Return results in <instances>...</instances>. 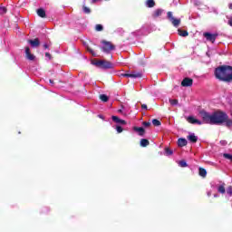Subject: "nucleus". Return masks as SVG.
Segmentation results:
<instances>
[{"mask_svg": "<svg viewBox=\"0 0 232 232\" xmlns=\"http://www.w3.org/2000/svg\"><path fill=\"white\" fill-rule=\"evenodd\" d=\"M199 175L200 177H206V175H208V171L203 168H199Z\"/></svg>", "mask_w": 232, "mask_h": 232, "instance_id": "21", "label": "nucleus"}, {"mask_svg": "<svg viewBox=\"0 0 232 232\" xmlns=\"http://www.w3.org/2000/svg\"><path fill=\"white\" fill-rule=\"evenodd\" d=\"M198 117L202 119V121L197 120V118L193 116H188L187 118L188 122L190 124H216L220 126V124H224V121L227 119V113L222 111H217L213 113L206 112L205 111H201L198 113Z\"/></svg>", "mask_w": 232, "mask_h": 232, "instance_id": "1", "label": "nucleus"}, {"mask_svg": "<svg viewBox=\"0 0 232 232\" xmlns=\"http://www.w3.org/2000/svg\"><path fill=\"white\" fill-rule=\"evenodd\" d=\"M165 155H167V157H169V155H173V150H169V148H166Z\"/></svg>", "mask_w": 232, "mask_h": 232, "instance_id": "25", "label": "nucleus"}, {"mask_svg": "<svg viewBox=\"0 0 232 232\" xmlns=\"http://www.w3.org/2000/svg\"><path fill=\"white\" fill-rule=\"evenodd\" d=\"M116 130H117L118 133H122V127L117 126Z\"/></svg>", "mask_w": 232, "mask_h": 232, "instance_id": "34", "label": "nucleus"}, {"mask_svg": "<svg viewBox=\"0 0 232 232\" xmlns=\"http://www.w3.org/2000/svg\"><path fill=\"white\" fill-rule=\"evenodd\" d=\"M188 140L190 141V142H197V140H198V138L197 136H195V134H190L188 136Z\"/></svg>", "mask_w": 232, "mask_h": 232, "instance_id": "14", "label": "nucleus"}, {"mask_svg": "<svg viewBox=\"0 0 232 232\" xmlns=\"http://www.w3.org/2000/svg\"><path fill=\"white\" fill-rule=\"evenodd\" d=\"M228 7L232 10V4H229Z\"/></svg>", "mask_w": 232, "mask_h": 232, "instance_id": "43", "label": "nucleus"}, {"mask_svg": "<svg viewBox=\"0 0 232 232\" xmlns=\"http://www.w3.org/2000/svg\"><path fill=\"white\" fill-rule=\"evenodd\" d=\"M181 86L188 87V86H193V80L190 78H185L181 82Z\"/></svg>", "mask_w": 232, "mask_h": 232, "instance_id": "7", "label": "nucleus"}, {"mask_svg": "<svg viewBox=\"0 0 232 232\" xmlns=\"http://www.w3.org/2000/svg\"><path fill=\"white\" fill-rule=\"evenodd\" d=\"M45 57H48V59H52V55L50 54V53H46Z\"/></svg>", "mask_w": 232, "mask_h": 232, "instance_id": "38", "label": "nucleus"}, {"mask_svg": "<svg viewBox=\"0 0 232 232\" xmlns=\"http://www.w3.org/2000/svg\"><path fill=\"white\" fill-rule=\"evenodd\" d=\"M37 14L39 15V17H46V12L44 11V9H38Z\"/></svg>", "mask_w": 232, "mask_h": 232, "instance_id": "16", "label": "nucleus"}, {"mask_svg": "<svg viewBox=\"0 0 232 232\" xmlns=\"http://www.w3.org/2000/svg\"><path fill=\"white\" fill-rule=\"evenodd\" d=\"M88 51L91 53H92V55H95V53H93V50H92V49H88Z\"/></svg>", "mask_w": 232, "mask_h": 232, "instance_id": "41", "label": "nucleus"}, {"mask_svg": "<svg viewBox=\"0 0 232 232\" xmlns=\"http://www.w3.org/2000/svg\"><path fill=\"white\" fill-rule=\"evenodd\" d=\"M28 43L33 48H38V46L41 44L39 38H35L34 40H29Z\"/></svg>", "mask_w": 232, "mask_h": 232, "instance_id": "9", "label": "nucleus"}, {"mask_svg": "<svg viewBox=\"0 0 232 232\" xmlns=\"http://www.w3.org/2000/svg\"><path fill=\"white\" fill-rule=\"evenodd\" d=\"M118 111L121 112V111H121V110H119Z\"/></svg>", "mask_w": 232, "mask_h": 232, "instance_id": "47", "label": "nucleus"}, {"mask_svg": "<svg viewBox=\"0 0 232 232\" xmlns=\"http://www.w3.org/2000/svg\"><path fill=\"white\" fill-rule=\"evenodd\" d=\"M50 47V45H48L47 44H44V48L45 49V50H47V48H49Z\"/></svg>", "mask_w": 232, "mask_h": 232, "instance_id": "40", "label": "nucleus"}, {"mask_svg": "<svg viewBox=\"0 0 232 232\" xmlns=\"http://www.w3.org/2000/svg\"><path fill=\"white\" fill-rule=\"evenodd\" d=\"M218 191L222 194L226 193V187H224V185H220L218 188Z\"/></svg>", "mask_w": 232, "mask_h": 232, "instance_id": "22", "label": "nucleus"}, {"mask_svg": "<svg viewBox=\"0 0 232 232\" xmlns=\"http://www.w3.org/2000/svg\"><path fill=\"white\" fill-rule=\"evenodd\" d=\"M169 103L171 104V106H177V104H179V101L178 100H169Z\"/></svg>", "mask_w": 232, "mask_h": 232, "instance_id": "28", "label": "nucleus"}, {"mask_svg": "<svg viewBox=\"0 0 232 232\" xmlns=\"http://www.w3.org/2000/svg\"><path fill=\"white\" fill-rule=\"evenodd\" d=\"M146 5H147V6H148L149 8H153V6H155V1H153V0H148V1L146 2Z\"/></svg>", "mask_w": 232, "mask_h": 232, "instance_id": "18", "label": "nucleus"}, {"mask_svg": "<svg viewBox=\"0 0 232 232\" xmlns=\"http://www.w3.org/2000/svg\"><path fill=\"white\" fill-rule=\"evenodd\" d=\"M112 121L114 122H117L118 124H126V121L124 120H121L119 117L117 116H112Z\"/></svg>", "mask_w": 232, "mask_h": 232, "instance_id": "11", "label": "nucleus"}, {"mask_svg": "<svg viewBox=\"0 0 232 232\" xmlns=\"http://www.w3.org/2000/svg\"><path fill=\"white\" fill-rule=\"evenodd\" d=\"M228 24L229 26H232V16L228 19Z\"/></svg>", "mask_w": 232, "mask_h": 232, "instance_id": "39", "label": "nucleus"}, {"mask_svg": "<svg viewBox=\"0 0 232 232\" xmlns=\"http://www.w3.org/2000/svg\"><path fill=\"white\" fill-rule=\"evenodd\" d=\"M0 14H6V7H5V6H1L0 7Z\"/></svg>", "mask_w": 232, "mask_h": 232, "instance_id": "31", "label": "nucleus"}, {"mask_svg": "<svg viewBox=\"0 0 232 232\" xmlns=\"http://www.w3.org/2000/svg\"><path fill=\"white\" fill-rule=\"evenodd\" d=\"M141 108H142V110H148V105L147 104H142Z\"/></svg>", "mask_w": 232, "mask_h": 232, "instance_id": "37", "label": "nucleus"}, {"mask_svg": "<svg viewBox=\"0 0 232 232\" xmlns=\"http://www.w3.org/2000/svg\"><path fill=\"white\" fill-rule=\"evenodd\" d=\"M94 64H95V66H98V68H103L105 70L113 68V63H111V62H108V61H104V60L98 61Z\"/></svg>", "mask_w": 232, "mask_h": 232, "instance_id": "3", "label": "nucleus"}, {"mask_svg": "<svg viewBox=\"0 0 232 232\" xmlns=\"http://www.w3.org/2000/svg\"><path fill=\"white\" fill-rule=\"evenodd\" d=\"M188 144V140H186V139H179L178 140V146L183 147L186 146Z\"/></svg>", "mask_w": 232, "mask_h": 232, "instance_id": "13", "label": "nucleus"}, {"mask_svg": "<svg viewBox=\"0 0 232 232\" xmlns=\"http://www.w3.org/2000/svg\"><path fill=\"white\" fill-rule=\"evenodd\" d=\"M97 1H100V0H92V3H97Z\"/></svg>", "mask_w": 232, "mask_h": 232, "instance_id": "44", "label": "nucleus"}, {"mask_svg": "<svg viewBox=\"0 0 232 232\" xmlns=\"http://www.w3.org/2000/svg\"><path fill=\"white\" fill-rule=\"evenodd\" d=\"M223 157H224V159H227V160H230L232 162V155L231 154L224 153Z\"/></svg>", "mask_w": 232, "mask_h": 232, "instance_id": "26", "label": "nucleus"}, {"mask_svg": "<svg viewBox=\"0 0 232 232\" xmlns=\"http://www.w3.org/2000/svg\"><path fill=\"white\" fill-rule=\"evenodd\" d=\"M153 126H160V121L157 119L152 120Z\"/></svg>", "mask_w": 232, "mask_h": 232, "instance_id": "27", "label": "nucleus"}, {"mask_svg": "<svg viewBox=\"0 0 232 232\" xmlns=\"http://www.w3.org/2000/svg\"><path fill=\"white\" fill-rule=\"evenodd\" d=\"M140 146L142 148H146V146H150V140H148L147 139H141L140 140Z\"/></svg>", "mask_w": 232, "mask_h": 232, "instance_id": "15", "label": "nucleus"}, {"mask_svg": "<svg viewBox=\"0 0 232 232\" xmlns=\"http://www.w3.org/2000/svg\"><path fill=\"white\" fill-rule=\"evenodd\" d=\"M204 37H206L207 41H210L211 43H215V40L217 39V34L205 33Z\"/></svg>", "mask_w": 232, "mask_h": 232, "instance_id": "8", "label": "nucleus"}, {"mask_svg": "<svg viewBox=\"0 0 232 232\" xmlns=\"http://www.w3.org/2000/svg\"><path fill=\"white\" fill-rule=\"evenodd\" d=\"M214 197L217 198V197H218V195L215 194Z\"/></svg>", "mask_w": 232, "mask_h": 232, "instance_id": "46", "label": "nucleus"}, {"mask_svg": "<svg viewBox=\"0 0 232 232\" xmlns=\"http://www.w3.org/2000/svg\"><path fill=\"white\" fill-rule=\"evenodd\" d=\"M179 166H180V168H188V163L186 160H181L179 162Z\"/></svg>", "mask_w": 232, "mask_h": 232, "instance_id": "23", "label": "nucleus"}, {"mask_svg": "<svg viewBox=\"0 0 232 232\" xmlns=\"http://www.w3.org/2000/svg\"><path fill=\"white\" fill-rule=\"evenodd\" d=\"M168 18L169 19V21H172V19H175V17H173V13L168 12Z\"/></svg>", "mask_w": 232, "mask_h": 232, "instance_id": "30", "label": "nucleus"}, {"mask_svg": "<svg viewBox=\"0 0 232 232\" xmlns=\"http://www.w3.org/2000/svg\"><path fill=\"white\" fill-rule=\"evenodd\" d=\"M227 195H230V197L232 196V187L231 186L227 188Z\"/></svg>", "mask_w": 232, "mask_h": 232, "instance_id": "32", "label": "nucleus"}, {"mask_svg": "<svg viewBox=\"0 0 232 232\" xmlns=\"http://www.w3.org/2000/svg\"><path fill=\"white\" fill-rule=\"evenodd\" d=\"M83 12L85 13V14H90V8H88V7H86V6H83Z\"/></svg>", "mask_w": 232, "mask_h": 232, "instance_id": "35", "label": "nucleus"}, {"mask_svg": "<svg viewBox=\"0 0 232 232\" xmlns=\"http://www.w3.org/2000/svg\"><path fill=\"white\" fill-rule=\"evenodd\" d=\"M95 30H96V32H102V24H96Z\"/></svg>", "mask_w": 232, "mask_h": 232, "instance_id": "29", "label": "nucleus"}, {"mask_svg": "<svg viewBox=\"0 0 232 232\" xmlns=\"http://www.w3.org/2000/svg\"><path fill=\"white\" fill-rule=\"evenodd\" d=\"M25 57L28 61H35V55L30 52V47H25Z\"/></svg>", "mask_w": 232, "mask_h": 232, "instance_id": "6", "label": "nucleus"}, {"mask_svg": "<svg viewBox=\"0 0 232 232\" xmlns=\"http://www.w3.org/2000/svg\"><path fill=\"white\" fill-rule=\"evenodd\" d=\"M162 15V9H157L153 13V17H160Z\"/></svg>", "mask_w": 232, "mask_h": 232, "instance_id": "17", "label": "nucleus"}, {"mask_svg": "<svg viewBox=\"0 0 232 232\" xmlns=\"http://www.w3.org/2000/svg\"><path fill=\"white\" fill-rule=\"evenodd\" d=\"M102 52H105V53H110L111 52V50H114V46L113 44H111V43L110 42H102Z\"/></svg>", "mask_w": 232, "mask_h": 232, "instance_id": "4", "label": "nucleus"}, {"mask_svg": "<svg viewBox=\"0 0 232 232\" xmlns=\"http://www.w3.org/2000/svg\"><path fill=\"white\" fill-rule=\"evenodd\" d=\"M216 79L224 82H231L232 81V66L221 65L215 70Z\"/></svg>", "mask_w": 232, "mask_h": 232, "instance_id": "2", "label": "nucleus"}, {"mask_svg": "<svg viewBox=\"0 0 232 232\" xmlns=\"http://www.w3.org/2000/svg\"><path fill=\"white\" fill-rule=\"evenodd\" d=\"M143 126H144L145 128H150V126H151V123H150V122H148V121H144V122H143Z\"/></svg>", "mask_w": 232, "mask_h": 232, "instance_id": "33", "label": "nucleus"}, {"mask_svg": "<svg viewBox=\"0 0 232 232\" xmlns=\"http://www.w3.org/2000/svg\"><path fill=\"white\" fill-rule=\"evenodd\" d=\"M173 24V26H179L180 24V19L172 18V21H170Z\"/></svg>", "mask_w": 232, "mask_h": 232, "instance_id": "19", "label": "nucleus"}, {"mask_svg": "<svg viewBox=\"0 0 232 232\" xmlns=\"http://www.w3.org/2000/svg\"><path fill=\"white\" fill-rule=\"evenodd\" d=\"M122 77H130L131 79H140V77H142V73L134 72L131 73H124L122 74Z\"/></svg>", "mask_w": 232, "mask_h": 232, "instance_id": "5", "label": "nucleus"}, {"mask_svg": "<svg viewBox=\"0 0 232 232\" xmlns=\"http://www.w3.org/2000/svg\"><path fill=\"white\" fill-rule=\"evenodd\" d=\"M208 197H211V191L208 192Z\"/></svg>", "mask_w": 232, "mask_h": 232, "instance_id": "42", "label": "nucleus"}, {"mask_svg": "<svg viewBox=\"0 0 232 232\" xmlns=\"http://www.w3.org/2000/svg\"><path fill=\"white\" fill-rule=\"evenodd\" d=\"M220 144H221V146H226V145H227V141H226V140H221V141H220Z\"/></svg>", "mask_w": 232, "mask_h": 232, "instance_id": "36", "label": "nucleus"}, {"mask_svg": "<svg viewBox=\"0 0 232 232\" xmlns=\"http://www.w3.org/2000/svg\"><path fill=\"white\" fill-rule=\"evenodd\" d=\"M133 130L134 131H137V133H139L140 137H143L144 133H146V131L144 130V128L142 127H134Z\"/></svg>", "mask_w": 232, "mask_h": 232, "instance_id": "10", "label": "nucleus"}, {"mask_svg": "<svg viewBox=\"0 0 232 232\" xmlns=\"http://www.w3.org/2000/svg\"><path fill=\"white\" fill-rule=\"evenodd\" d=\"M179 32V35H180L181 37H188V34L187 31H182V30H178Z\"/></svg>", "mask_w": 232, "mask_h": 232, "instance_id": "20", "label": "nucleus"}, {"mask_svg": "<svg viewBox=\"0 0 232 232\" xmlns=\"http://www.w3.org/2000/svg\"><path fill=\"white\" fill-rule=\"evenodd\" d=\"M100 99H101V101H102L103 102H108V96L105 95V94L100 95Z\"/></svg>", "mask_w": 232, "mask_h": 232, "instance_id": "24", "label": "nucleus"}, {"mask_svg": "<svg viewBox=\"0 0 232 232\" xmlns=\"http://www.w3.org/2000/svg\"><path fill=\"white\" fill-rule=\"evenodd\" d=\"M50 83H51V84H53V81L50 80Z\"/></svg>", "mask_w": 232, "mask_h": 232, "instance_id": "45", "label": "nucleus"}, {"mask_svg": "<svg viewBox=\"0 0 232 232\" xmlns=\"http://www.w3.org/2000/svg\"><path fill=\"white\" fill-rule=\"evenodd\" d=\"M224 124L227 126V128H232V120L229 119V116L227 114V119L224 121Z\"/></svg>", "mask_w": 232, "mask_h": 232, "instance_id": "12", "label": "nucleus"}]
</instances>
